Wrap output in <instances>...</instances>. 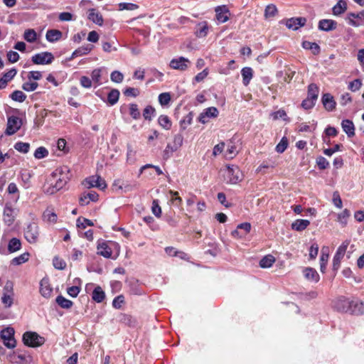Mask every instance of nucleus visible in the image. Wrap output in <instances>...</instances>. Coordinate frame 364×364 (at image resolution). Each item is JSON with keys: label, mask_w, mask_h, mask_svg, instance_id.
Instances as JSON below:
<instances>
[{"label": "nucleus", "mask_w": 364, "mask_h": 364, "mask_svg": "<svg viewBox=\"0 0 364 364\" xmlns=\"http://www.w3.org/2000/svg\"><path fill=\"white\" fill-rule=\"evenodd\" d=\"M316 164L320 169H326L329 166L328 161L323 156H318L316 159Z\"/></svg>", "instance_id": "63"}, {"label": "nucleus", "mask_w": 364, "mask_h": 364, "mask_svg": "<svg viewBox=\"0 0 364 364\" xmlns=\"http://www.w3.org/2000/svg\"><path fill=\"white\" fill-rule=\"evenodd\" d=\"M10 97L14 101L23 102L26 100V95L22 91L15 90L11 94Z\"/></svg>", "instance_id": "46"}, {"label": "nucleus", "mask_w": 364, "mask_h": 364, "mask_svg": "<svg viewBox=\"0 0 364 364\" xmlns=\"http://www.w3.org/2000/svg\"><path fill=\"white\" fill-rule=\"evenodd\" d=\"M14 149L21 153L26 154L29 151L30 144L28 143L18 141L15 144Z\"/></svg>", "instance_id": "44"}, {"label": "nucleus", "mask_w": 364, "mask_h": 364, "mask_svg": "<svg viewBox=\"0 0 364 364\" xmlns=\"http://www.w3.org/2000/svg\"><path fill=\"white\" fill-rule=\"evenodd\" d=\"M158 122L164 129L168 130L171 129L172 123L167 115H161L158 119Z\"/></svg>", "instance_id": "40"}, {"label": "nucleus", "mask_w": 364, "mask_h": 364, "mask_svg": "<svg viewBox=\"0 0 364 364\" xmlns=\"http://www.w3.org/2000/svg\"><path fill=\"white\" fill-rule=\"evenodd\" d=\"M242 83L247 86L253 77V70L250 67H245L241 70Z\"/></svg>", "instance_id": "26"}, {"label": "nucleus", "mask_w": 364, "mask_h": 364, "mask_svg": "<svg viewBox=\"0 0 364 364\" xmlns=\"http://www.w3.org/2000/svg\"><path fill=\"white\" fill-rule=\"evenodd\" d=\"M1 301L4 304L5 307H11V305L13 304V298L11 296V294H7L6 292H4L3 296L1 297Z\"/></svg>", "instance_id": "57"}, {"label": "nucleus", "mask_w": 364, "mask_h": 364, "mask_svg": "<svg viewBox=\"0 0 364 364\" xmlns=\"http://www.w3.org/2000/svg\"><path fill=\"white\" fill-rule=\"evenodd\" d=\"M22 125L21 119L16 116H11L8 118L6 134L7 135L14 134Z\"/></svg>", "instance_id": "8"}, {"label": "nucleus", "mask_w": 364, "mask_h": 364, "mask_svg": "<svg viewBox=\"0 0 364 364\" xmlns=\"http://www.w3.org/2000/svg\"><path fill=\"white\" fill-rule=\"evenodd\" d=\"M93 48V46L91 44H87L85 46H82L77 49H76L73 53L71 57L70 58V60L73 59L78 56H82L84 55H86L89 53Z\"/></svg>", "instance_id": "25"}, {"label": "nucleus", "mask_w": 364, "mask_h": 364, "mask_svg": "<svg viewBox=\"0 0 364 364\" xmlns=\"http://www.w3.org/2000/svg\"><path fill=\"white\" fill-rule=\"evenodd\" d=\"M219 114L218 109L215 107H210L205 109L198 117V121L202 124L208 122L209 118L217 117Z\"/></svg>", "instance_id": "12"}, {"label": "nucleus", "mask_w": 364, "mask_h": 364, "mask_svg": "<svg viewBox=\"0 0 364 364\" xmlns=\"http://www.w3.org/2000/svg\"><path fill=\"white\" fill-rule=\"evenodd\" d=\"M304 274L306 279L317 282L319 280V275L316 269L311 267H306L304 269Z\"/></svg>", "instance_id": "27"}, {"label": "nucleus", "mask_w": 364, "mask_h": 364, "mask_svg": "<svg viewBox=\"0 0 364 364\" xmlns=\"http://www.w3.org/2000/svg\"><path fill=\"white\" fill-rule=\"evenodd\" d=\"M242 173L238 166L232 165L228 166L226 170L227 183L236 184L242 180Z\"/></svg>", "instance_id": "4"}, {"label": "nucleus", "mask_w": 364, "mask_h": 364, "mask_svg": "<svg viewBox=\"0 0 364 364\" xmlns=\"http://www.w3.org/2000/svg\"><path fill=\"white\" fill-rule=\"evenodd\" d=\"M14 209L12 208L10 203H6L5 205L3 218L4 221L7 225H11L14 221Z\"/></svg>", "instance_id": "20"}, {"label": "nucleus", "mask_w": 364, "mask_h": 364, "mask_svg": "<svg viewBox=\"0 0 364 364\" xmlns=\"http://www.w3.org/2000/svg\"><path fill=\"white\" fill-rule=\"evenodd\" d=\"M97 254L104 257L109 258L112 255V250L105 242H102L97 245Z\"/></svg>", "instance_id": "30"}, {"label": "nucleus", "mask_w": 364, "mask_h": 364, "mask_svg": "<svg viewBox=\"0 0 364 364\" xmlns=\"http://www.w3.org/2000/svg\"><path fill=\"white\" fill-rule=\"evenodd\" d=\"M117 320L118 322L124 323L128 326H134L136 321L131 315L125 314H119L117 315Z\"/></svg>", "instance_id": "23"}, {"label": "nucleus", "mask_w": 364, "mask_h": 364, "mask_svg": "<svg viewBox=\"0 0 364 364\" xmlns=\"http://www.w3.org/2000/svg\"><path fill=\"white\" fill-rule=\"evenodd\" d=\"M278 11L274 4H269L266 6L264 10V16L267 18L274 17Z\"/></svg>", "instance_id": "43"}, {"label": "nucleus", "mask_w": 364, "mask_h": 364, "mask_svg": "<svg viewBox=\"0 0 364 364\" xmlns=\"http://www.w3.org/2000/svg\"><path fill=\"white\" fill-rule=\"evenodd\" d=\"M105 297V292L102 291L100 287H97L95 288L92 292V299L97 302H102Z\"/></svg>", "instance_id": "37"}, {"label": "nucleus", "mask_w": 364, "mask_h": 364, "mask_svg": "<svg viewBox=\"0 0 364 364\" xmlns=\"http://www.w3.org/2000/svg\"><path fill=\"white\" fill-rule=\"evenodd\" d=\"M302 46L304 49L311 50L314 55H318L321 50L320 46L317 43L307 41L302 43Z\"/></svg>", "instance_id": "35"}, {"label": "nucleus", "mask_w": 364, "mask_h": 364, "mask_svg": "<svg viewBox=\"0 0 364 364\" xmlns=\"http://www.w3.org/2000/svg\"><path fill=\"white\" fill-rule=\"evenodd\" d=\"M361 80L359 79H355L349 83L348 89H350L353 92H355L358 90L361 87Z\"/></svg>", "instance_id": "64"}, {"label": "nucleus", "mask_w": 364, "mask_h": 364, "mask_svg": "<svg viewBox=\"0 0 364 364\" xmlns=\"http://www.w3.org/2000/svg\"><path fill=\"white\" fill-rule=\"evenodd\" d=\"M69 169L68 167L57 168L51 174L50 186L46 189L48 194H54L62 189L69 181Z\"/></svg>", "instance_id": "1"}, {"label": "nucleus", "mask_w": 364, "mask_h": 364, "mask_svg": "<svg viewBox=\"0 0 364 364\" xmlns=\"http://www.w3.org/2000/svg\"><path fill=\"white\" fill-rule=\"evenodd\" d=\"M341 126L343 132H346L348 137H352L355 135V127L351 120L343 119L341 122Z\"/></svg>", "instance_id": "24"}, {"label": "nucleus", "mask_w": 364, "mask_h": 364, "mask_svg": "<svg viewBox=\"0 0 364 364\" xmlns=\"http://www.w3.org/2000/svg\"><path fill=\"white\" fill-rule=\"evenodd\" d=\"M53 266L55 269H64L66 267V263L65 262L59 258L58 257H55L53 259Z\"/></svg>", "instance_id": "56"}, {"label": "nucleus", "mask_w": 364, "mask_h": 364, "mask_svg": "<svg viewBox=\"0 0 364 364\" xmlns=\"http://www.w3.org/2000/svg\"><path fill=\"white\" fill-rule=\"evenodd\" d=\"M129 114L132 118L137 119L140 117V112L138 109V106L136 104H131L129 107Z\"/></svg>", "instance_id": "58"}, {"label": "nucleus", "mask_w": 364, "mask_h": 364, "mask_svg": "<svg viewBox=\"0 0 364 364\" xmlns=\"http://www.w3.org/2000/svg\"><path fill=\"white\" fill-rule=\"evenodd\" d=\"M118 6H119V11H123V10L132 11V10L137 9L139 8V6L137 4H132V3H119L118 4Z\"/></svg>", "instance_id": "55"}, {"label": "nucleus", "mask_w": 364, "mask_h": 364, "mask_svg": "<svg viewBox=\"0 0 364 364\" xmlns=\"http://www.w3.org/2000/svg\"><path fill=\"white\" fill-rule=\"evenodd\" d=\"M29 254L28 252H25L18 257L14 258L11 260V264L14 265H19L21 264L28 260Z\"/></svg>", "instance_id": "45"}, {"label": "nucleus", "mask_w": 364, "mask_h": 364, "mask_svg": "<svg viewBox=\"0 0 364 364\" xmlns=\"http://www.w3.org/2000/svg\"><path fill=\"white\" fill-rule=\"evenodd\" d=\"M350 215V211L347 209H345L342 213L338 214V222L341 223L343 225H346L347 224L348 218H349Z\"/></svg>", "instance_id": "53"}, {"label": "nucleus", "mask_w": 364, "mask_h": 364, "mask_svg": "<svg viewBox=\"0 0 364 364\" xmlns=\"http://www.w3.org/2000/svg\"><path fill=\"white\" fill-rule=\"evenodd\" d=\"M183 136L181 134H176L173 137V150H178L183 144Z\"/></svg>", "instance_id": "50"}, {"label": "nucleus", "mask_w": 364, "mask_h": 364, "mask_svg": "<svg viewBox=\"0 0 364 364\" xmlns=\"http://www.w3.org/2000/svg\"><path fill=\"white\" fill-rule=\"evenodd\" d=\"M215 11L216 19L219 23H225L228 21L230 11L226 6H217Z\"/></svg>", "instance_id": "14"}, {"label": "nucleus", "mask_w": 364, "mask_h": 364, "mask_svg": "<svg viewBox=\"0 0 364 364\" xmlns=\"http://www.w3.org/2000/svg\"><path fill=\"white\" fill-rule=\"evenodd\" d=\"M350 241L345 240L338 248L333 259V269L337 270L341 264V259L344 257Z\"/></svg>", "instance_id": "5"}, {"label": "nucleus", "mask_w": 364, "mask_h": 364, "mask_svg": "<svg viewBox=\"0 0 364 364\" xmlns=\"http://www.w3.org/2000/svg\"><path fill=\"white\" fill-rule=\"evenodd\" d=\"M14 329L12 327H6L1 330L0 333L1 338L4 341V344L8 348H14L16 347V341L14 338Z\"/></svg>", "instance_id": "3"}, {"label": "nucleus", "mask_w": 364, "mask_h": 364, "mask_svg": "<svg viewBox=\"0 0 364 364\" xmlns=\"http://www.w3.org/2000/svg\"><path fill=\"white\" fill-rule=\"evenodd\" d=\"M53 292V288L50 287L49 279L43 278L40 282V293L45 298L50 297Z\"/></svg>", "instance_id": "19"}, {"label": "nucleus", "mask_w": 364, "mask_h": 364, "mask_svg": "<svg viewBox=\"0 0 364 364\" xmlns=\"http://www.w3.org/2000/svg\"><path fill=\"white\" fill-rule=\"evenodd\" d=\"M55 301L61 308L65 309H70L73 305V302L72 301L67 299L61 295L56 297Z\"/></svg>", "instance_id": "34"}, {"label": "nucleus", "mask_w": 364, "mask_h": 364, "mask_svg": "<svg viewBox=\"0 0 364 364\" xmlns=\"http://www.w3.org/2000/svg\"><path fill=\"white\" fill-rule=\"evenodd\" d=\"M16 73L17 70L15 68H12L8 72L5 73L0 78V90L6 87L8 82L11 80L15 77Z\"/></svg>", "instance_id": "21"}, {"label": "nucleus", "mask_w": 364, "mask_h": 364, "mask_svg": "<svg viewBox=\"0 0 364 364\" xmlns=\"http://www.w3.org/2000/svg\"><path fill=\"white\" fill-rule=\"evenodd\" d=\"M346 19L350 26L358 27L364 24V10L358 13H349Z\"/></svg>", "instance_id": "10"}, {"label": "nucleus", "mask_w": 364, "mask_h": 364, "mask_svg": "<svg viewBox=\"0 0 364 364\" xmlns=\"http://www.w3.org/2000/svg\"><path fill=\"white\" fill-rule=\"evenodd\" d=\"M306 22V19L303 17L291 18L287 20L286 26L288 28L297 30L299 28L304 26Z\"/></svg>", "instance_id": "17"}, {"label": "nucleus", "mask_w": 364, "mask_h": 364, "mask_svg": "<svg viewBox=\"0 0 364 364\" xmlns=\"http://www.w3.org/2000/svg\"><path fill=\"white\" fill-rule=\"evenodd\" d=\"M88 18L99 26H101L103 23L102 16L100 14V13L97 12L95 9H89Z\"/></svg>", "instance_id": "28"}, {"label": "nucleus", "mask_w": 364, "mask_h": 364, "mask_svg": "<svg viewBox=\"0 0 364 364\" xmlns=\"http://www.w3.org/2000/svg\"><path fill=\"white\" fill-rule=\"evenodd\" d=\"M24 236L29 243L36 242L38 237V225L36 223L29 224L25 230Z\"/></svg>", "instance_id": "9"}, {"label": "nucleus", "mask_w": 364, "mask_h": 364, "mask_svg": "<svg viewBox=\"0 0 364 364\" xmlns=\"http://www.w3.org/2000/svg\"><path fill=\"white\" fill-rule=\"evenodd\" d=\"M21 242L20 240L13 237L10 240L9 245H8V250L9 252H14L21 249Z\"/></svg>", "instance_id": "38"}, {"label": "nucleus", "mask_w": 364, "mask_h": 364, "mask_svg": "<svg viewBox=\"0 0 364 364\" xmlns=\"http://www.w3.org/2000/svg\"><path fill=\"white\" fill-rule=\"evenodd\" d=\"M208 31V23L206 22H202L197 26L195 33L197 37L203 38L207 36Z\"/></svg>", "instance_id": "33"}, {"label": "nucleus", "mask_w": 364, "mask_h": 364, "mask_svg": "<svg viewBox=\"0 0 364 364\" xmlns=\"http://www.w3.org/2000/svg\"><path fill=\"white\" fill-rule=\"evenodd\" d=\"M275 262V258L271 255H268L264 257L259 262V266L262 268H268L270 267L274 262Z\"/></svg>", "instance_id": "39"}, {"label": "nucleus", "mask_w": 364, "mask_h": 364, "mask_svg": "<svg viewBox=\"0 0 364 364\" xmlns=\"http://www.w3.org/2000/svg\"><path fill=\"white\" fill-rule=\"evenodd\" d=\"M310 224L308 220L298 219L291 224V228L296 231L305 230Z\"/></svg>", "instance_id": "32"}, {"label": "nucleus", "mask_w": 364, "mask_h": 364, "mask_svg": "<svg viewBox=\"0 0 364 364\" xmlns=\"http://www.w3.org/2000/svg\"><path fill=\"white\" fill-rule=\"evenodd\" d=\"M123 93L127 97H136L139 95L140 91L138 88L129 87L123 91Z\"/></svg>", "instance_id": "51"}, {"label": "nucleus", "mask_w": 364, "mask_h": 364, "mask_svg": "<svg viewBox=\"0 0 364 364\" xmlns=\"http://www.w3.org/2000/svg\"><path fill=\"white\" fill-rule=\"evenodd\" d=\"M318 28L321 31H331L336 29L337 22L332 19H322L318 22Z\"/></svg>", "instance_id": "18"}, {"label": "nucleus", "mask_w": 364, "mask_h": 364, "mask_svg": "<svg viewBox=\"0 0 364 364\" xmlns=\"http://www.w3.org/2000/svg\"><path fill=\"white\" fill-rule=\"evenodd\" d=\"M193 113H188L182 120L180 122V127L182 130H185L188 125H190L193 120Z\"/></svg>", "instance_id": "47"}, {"label": "nucleus", "mask_w": 364, "mask_h": 364, "mask_svg": "<svg viewBox=\"0 0 364 364\" xmlns=\"http://www.w3.org/2000/svg\"><path fill=\"white\" fill-rule=\"evenodd\" d=\"M347 10V4L344 0H339L337 4L333 7V14L339 16L343 14Z\"/></svg>", "instance_id": "29"}, {"label": "nucleus", "mask_w": 364, "mask_h": 364, "mask_svg": "<svg viewBox=\"0 0 364 364\" xmlns=\"http://www.w3.org/2000/svg\"><path fill=\"white\" fill-rule=\"evenodd\" d=\"M351 301L345 297H340L334 301L333 308L340 312L350 313Z\"/></svg>", "instance_id": "11"}, {"label": "nucleus", "mask_w": 364, "mask_h": 364, "mask_svg": "<svg viewBox=\"0 0 364 364\" xmlns=\"http://www.w3.org/2000/svg\"><path fill=\"white\" fill-rule=\"evenodd\" d=\"M48 155V151L43 146L37 148L34 152V157L38 159H41Z\"/></svg>", "instance_id": "48"}, {"label": "nucleus", "mask_w": 364, "mask_h": 364, "mask_svg": "<svg viewBox=\"0 0 364 364\" xmlns=\"http://www.w3.org/2000/svg\"><path fill=\"white\" fill-rule=\"evenodd\" d=\"M98 194L95 191H88L82 193L79 199L81 205H87L90 201L95 202L98 200Z\"/></svg>", "instance_id": "15"}, {"label": "nucleus", "mask_w": 364, "mask_h": 364, "mask_svg": "<svg viewBox=\"0 0 364 364\" xmlns=\"http://www.w3.org/2000/svg\"><path fill=\"white\" fill-rule=\"evenodd\" d=\"M38 84L36 82H26L22 85V88L26 92L34 91L37 89Z\"/></svg>", "instance_id": "60"}, {"label": "nucleus", "mask_w": 364, "mask_h": 364, "mask_svg": "<svg viewBox=\"0 0 364 364\" xmlns=\"http://www.w3.org/2000/svg\"><path fill=\"white\" fill-rule=\"evenodd\" d=\"M171 101V95L168 92H163L159 95V102L162 106H166Z\"/></svg>", "instance_id": "52"}, {"label": "nucleus", "mask_w": 364, "mask_h": 364, "mask_svg": "<svg viewBox=\"0 0 364 364\" xmlns=\"http://www.w3.org/2000/svg\"><path fill=\"white\" fill-rule=\"evenodd\" d=\"M328 253L324 252V248L321 250V255L320 257V269L321 272H325L326 264L328 260Z\"/></svg>", "instance_id": "41"}, {"label": "nucleus", "mask_w": 364, "mask_h": 364, "mask_svg": "<svg viewBox=\"0 0 364 364\" xmlns=\"http://www.w3.org/2000/svg\"><path fill=\"white\" fill-rule=\"evenodd\" d=\"M82 185L87 188L97 187L103 189L106 187L105 181L100 176L96 175L86 178L83 181Z\"/></svg>", "instance_id": "7"}, {"label": "nucleus", "mask_w": 364, "mask_h": 364, "mask_svg": "<svg viewBox=\"0 0 364 364\" xmlns=\"http://www.w3.org/2000/svg\"><path fill=\"white\" fill-rule=\"evenodd\" d=\"M54 60L53 55L50 52H42L32 56L31 60L36 65L50 64Z\"/></svg>", "instance_id": "6"}, {"label": "nucleus", "mask_w": 364, "mask_h": 364, "mask_svg": "<svg viewBox=\"0 0 364 364\" xmlns=\"http://www.w3.org/2000/svg\"><path fill=\"white\" fill-rule=\"evenodd\" d=\"M44 338L40 336L36 332L27 331L23 335V343L29 347H38L44 343Z\"/></svg>", "instance_id": "2"}, {"label": "nucleus", "mask_w": 364, "mask_h": 364, "mask_svg": "<svg viewBox=\"0 0 364 364\" xmlns=\"http://www.w3.org/2000/svg\"><path fill=\"white\" fill-rule=\"evenodd\" d=\"M319 93V88L315 83H311L308 86V95L307 97L317 100Z\"/></svg>", "instance_id": "36"}, {"label": "nucleus", "mask_w": 364, "mask_h": 364, "mask_svg": "<svg viewBox=\"0 0 364 364\" xmlns=\"http://www.w3.org/2000/svg\"><path fill=\"white\" fill-rule=\"evenodd\" d=\"M24 39L28 43H33L37 38L36 32L33 29H27L23 34Z\"/></svg>", "instance_id": "42"}, {"label": "nucleus", "mask_w": 364, "mask_h": 364, "mask_svg": "<svg viewBox=\"0 0 364 364\" xmlns=\"http://www.w3.org/2000/svg\"><path fill=\"white\" fill-rule=\"evenodd\" d=\"M322 104L324 108L328 111H333L336 108V102L332 95L330 93H325L323 95L321 98Z\"/></svg>", "instance_id": "16"}, {"label": "nucleus", "mask_w": 364, "mask_h": 364, "mask_svg": "<svg viewBox=\"0 0 364 364\" xmlns=\"http://www.w3.org/2000/svg\"><path fill=\"white\" fill-rule=\"evenodd\" d=\"M93 222L87 218H78L77 220V226L80 228L85 229L87 226H92Z\"/></svg>", "instance_id": "61"}, {"label": "nucleus", "mask_w": 364, "mask_h": 364, "mask_svg": "<svg viewBox=\"0 0 364 364\" xmlns=\"http://www.w3.org/2000/svg\"><path fill=\"white\" fill-rule=\"evenodd\" d=\"M316 102V101H315L313 99L306 97L305 100L302 101L301 106L304 109H310L314 107Z\"/></svg>", "instance_id": "59"}, {"label": "nucleus", "mask_w": 364, "mask_h": 364, "mask_svg": "<svg viewBox=\"0 0 364 364\" xmlns=\"http://www.w3.org/2000/svg\"><path fill=\"white\" fill-rule=\"evenodd\" d=\"M62 32L59 30L50 29L46 32V38L49 42H55L60 39Z\"/></svg>", "instance_id": "31"}, {"label": "nucleus", "mask_w": 364, "mask_h": 364, "mask_svg": "<svg viewBox=\"0 0 364 364\" xmlns=\"http://www.w3.org/2000/svg\"><path fill=\"white\" fill-rule=\"evenodd\" d=\"M188 63H190V61L188 58L180 57L172 59L170 62V67L175 70H185L188 68Z\"/></svg>", "instance_id": "13"}, {"label": "nucleus", "mask_w": 364, "mask_h": 364, "mask_svg": "<svg viewBox=\"0 0 364 364\" xmlns=\"http://www.w3.org/2000/svg\"><path fill=\"white\" fill-rule=\"evenodd\" d=\"M151 210L153 214L157 217L160 218L161 215V208L159 205L158 200H154L152 202Z\"/></svg>", "instance_id": "62"}, {"label": "nucleus", "mask_w": 364, "mask_h": 364, "mask_svg": "<svg viewBox=\"0 0 364 364\" xmlns=\"http://www.w3.org/2000/svg\"><path fill=\"white\" fill-rule=\"evenodd\" d=\"M154 113L155 109L152 106L148 105L143 111V117L145 119L150 121L151 120Z\"/></svg>", "instance_id": "49"}, {"label": "nucleus", "mask_w": 364, "mask_h": 364, "mask_svg": "<svg viewBox=\"0 0 364 364\" xmlns=\"http://www.w3.org/2000/svg\"><path fill=\"white\" fill-rule=\"evenodd\" d=\"M350 314L355 315L364 314V303L358 300L351 301Z\"/></svg>", "instance_id": "22"}, {"label": "nucleus", "mask_w": 364, "mask_h": 364, "mask_svg": "<svg viewBox=\"0 0 364 364\" xmlns=\"http://www.w3.org/2000/svg\"><path fill=\"white\" fill-rule=\"evenodd\" d=\"M288 141L286 137H283L280 142L276 146L275 150L277 152L282 154L283 153L287 148Z\"/></svg>", "instance_id": "54"}]
</instances>
